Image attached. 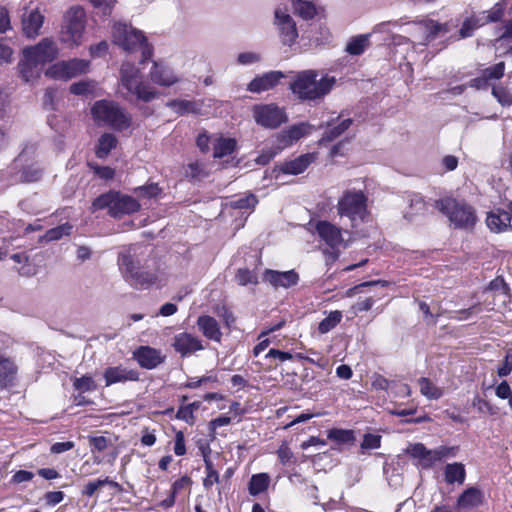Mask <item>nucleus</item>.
Returning <instances> with one entry per match:
<instances>
[{
  "label": "nucleus",
  "mask_w": 512,
  "mask_h": 512,
  "mask_svg": "<svg viewBox=\"0 0 512 512\" xmlns=\"http://www.w3.org/2000/svg\"><path fill=\"white\" fill-rule=\"evenodd\" d=\"M201 452L203 455V460L206 468V477L204 478L203 485L205 488H210L214 483L219 481V474L214 469L212 461L209 458V454L211 452L208 445L201 447Z\"/></svg>",
  "instance_id": "34"
},
{
  "label": "nucleus",
  "mask_w": 512,
  "mask_h": 512,
  "mask_svg": "<svg viewBox=\"0 0 512 512\" xmlns=\"http://www.w3.org/2000/svg\"><path fill=\"white\" fill-rule=\"evenodd\" d=\"M17 367L14 362L0 356V388H6L12 384L16 377Z\"/></svg>",
  "instance_id": "30"
},
{
  "label": "nucleus",
  "mask_w": 512,
  "mask_h": 512,
  "mask_svg": "<svg viewBox=\"0 0 512 512\" xmlns=\"http://www.w3.org/2000/svg\"><path fill=\"white\" fill-rule=\"evenodd\" d=\"M328 438L338 442L346 443L353 438V435L352 432L348 430L332 429L328 432Z\"/></svg>",
  "instance_id": "57"
},
{
  "label": "nucleus",
  "mask_w": 512,
  "mask_h": 512,
  "mask_svg": "<svg viewBox=\"0 0 512 512\" xmlns=\"http://www.w3.org/2000/svg\"><path fill=\"white\" fill-rule=\"evenodd\" d=\"M38 63L34 62L29 57H25L20 60L18 64V70L21 78L25 82H30L39 76Z\"/></svg>",
  "instance_id": "36"
},
{
  "label": "nucleus",
  "mask_w": 512,
  "mask_h": 512,
  "mask_svg": "<svg viewBox=\"0 0 512 512\" xmlns=\"http://www.w3.org/2000/svg\"><path fill=\"white\" fill-rule=\"evenodd\" d=\"M151 80L160 86L169 87L178 82L177 76L167 66L154 63L150 70Z\"/></svg>",
  "instance_id": "24"
},
{
  "label": "nucleus",
  "mask_w": 512,
  "mask_h": 512,
  "mask_svg": "<svg viewBox=\"0 0 512 512\" xmlns=\"http://www.w3.org/2000/svg\"><path fill=\"white\" fill-rule=\"evenodd\" d=\"M483 25L480 19L477 18H468L466 19L462 27L459 31L461 38H467L470 37L475 29Z\"/></svg>",
  "instance_id": "53"
},
{
  "label": "nucleus",
  "mask_w": 512,
  "mask_h": 512,
  "mask_svg": "<svg viewBox=\"0 0 512 512\" xmlns=\"http://www.w3.org/2000/svg\"><path fill=\"white\" fill-rule=\"evenodd\" d=\"M89 443L92 447V451L96 450L98 452L104 451L108 446V440L104 436L90 437Z\"/></svg>",
  "instance_id": "61"
},
{
  "label": "nucleus",
  "mask_w": 512,
  "mask_h": 512,
  "mask_svg": "<svg viewBox=\"0 0 512 512\" xmlns=\"http://www.w3.org/2000/svg\"><path fill=\"white\" fill-rule=\"evenodd\" d=\"M113 42L127 52L141 50V63L152 56V47L147 43L143 32L126 23H115L112 28Z\"/></svg>",
  "instance_id": "5"
},
{
  "label": "nucleus",
  "mask_w": 512,
  "mask_h": 512,
  "mask_svg": "<svg viewBox=\"0 0 512 512\" xmlns=\"http://www.w3.org/2000/svg\"><path fill=\"white\" fill-rule=\"evenodd\" d=\"M342 313L340 311H333L319 323V332L325 334L332 330L336 325L341 322Z\"/></svg>",
  "instance_id": "46"
},
{
  "label": "nucleus",
  "mask_w": 512,
  "mask_h": 512,
  "mask_svg": "<svg viewBox=\"0 0 512 512\" xmlns=\"http://www.w3.org/2000/svg\"><path fill=\"white\" fill-rule=\"evenodd\" d=\"M445 481L448 484H463L466 478L465 466L462 463L454 462L445 467Z\"/></svg>",
  "instance_id": "33"
},
{
  "label": "nucleus",
  "mask_w": 512,
  "mask_h": 512,
  "mask_svg": "<svg viewBox=\"0 0 512 512\" xmlns=\"http://www.w3.org/2000/svg\"><path fill=\"white\" fill-rule=\"evenodd\" d=\"M72 231V225L69 223L62 224L60 226H57L55 228L49 229L45 235L44 238L46 241H56L61 239L64 235H70Z\"/></svg>",
  "instance_id": "49"
},
{
  "label": "nucleus",
  "mask_w": 512,
  "mask_h": 512,
  "mask_svg": "<svg viewBox=\"0 0 512 512\" xmlns=\"http://www.w3.org/2000/svg\"><path fill=\"white\" fill-rule=\"evenodd\" d=\"M140 247L130 245L124 247L117 257V265L123 279L132 287L148 288L158 280L156 272L141 268Z\"/></svg>",
  "instance_id": "1"
},
{
  "label": "nucleus",
  "mask_w": 512,
  "mask_h": 512,
  "mask_svg": "<svg viewBox=\"0 0 512 512\" xmlns=\"http://www.w3.org/2000/svg\"><path fill=\"white\" fill-rule=\"evenodd\" d=\"M420 392L423 396L430 400H438L443 394L444 390L436 386L429 378L422 377L418 380Z\"/></svg>",
  "instance_id": "38"
},
{
  "label": "nucleus",
  "mask_w": 512,
  "mask_h": 512,
  "mask_svg": "<svg viewBox=\"0 0 512 512\" xmlns=\"http://www.w3.org/2000/svg\"><path fill=\"white\" fill-rule=\"evenodd\" d=\"M512 371V349H509L504 358L503 364L498 368L497 374L499 377H506Z\"/></svg>",
  "instance_id": "59"
},
{
  "label": "nucleus",
  "mask_w": 512,
  "mask_h": 512,
  "mask_svg": "<svg viewBox=\"0 0 512 512\" xmlns=\"http://www.w3.org/2000/svg\"><path fill=\"white\" fill-rule=\"evenodd\" d=\"M34 477V474L30 471L19 470L17 471L11 478V482L14 484H20L23 482L31 481Z\"/></svg>",
  "instance_id": "64"
},
{
  "label": "nucleus",
  "mask_w": 512,
  "mask_h": 512,
  "mask_svg": "<svg viewBox=\"0 0 512 512\" xmlns=\"http://www.w3.org/2000/svg\"><path fill=\"white\" fill-rule=\"evenodd\" d=\"M103 376L105 379L106 386H110L112 384L120 382L137 381L139 379L138 371L133 369H127L122 366L107 368Z\"/></svg>",
  "instance_id": "22"
},
{
  "label": "nucleus",
  "mask_w": 512,
  "mask_h": 512,
  "mask_svg": "<svg viewBox=\"0 0 512 512\" xmlns=\"http://www.w3.org/2000/svg\"><path fill=\"white\" fill-rule=\"evenodd\" d=\"M294 13L305 20H310L316 15V7L310 1L291 0Z\"/></svg>",
  "instance_id": "40"
},
{
  "label": "nucleus",
  "mask_w": 512,
  "mask_h": 512,
  "mask_svg": "<svg viewBox=\"0 0 512 512\" xmlns=\"http://www.w3.org/2000/svg\"><path fill=\"white\" fill-rule=\"evenodd\" d=\"M42 175V168L35 165L26 166L21 171L14 172L15 184L36 182L41 179Z\"/></svg>",
  "instance_id": "35"
},
{
  "label": "nucleus",
  "mask_w": 512,
  "mask_h": 512,
  "mask_svg": "<svg viewBox=\"0 0 512 512\" xmlns=\"http://www.w3.org/2000/svg\"><path fill=\"white\" fill-rule=\"evenodd\" d=\"M105 485H110L112 487H118V483L117 482H114L112 480H110L108 477H106L105 479H98V480H95V481H90L88 482L82 493L88 497H91L94 495V493L100 489L101 487L105 486Z\"/></svg>",
  "instance_id": "48"
},
{
  "label": "nucleus",
  "mask_w": 512,
  "mask_h": 512,
  "mask_svg": "<svg viewBox=\"0 0 512 512\" xmlns=\"http://www.w3.org/2000/svg\"><path fill=\"white\" fill-rule=\"evenodd\" d=\"M26 154V148L18 155L14 160L12 166L6 170H0V193L3 192L7 187L15 184L14 171L18 168L19 163L22 161Z\"/></svg>",
  "instance_id": "37"
},
{
  "label": "nucleus",
  "mask_w": 512,
  "mask_h": 512,
  "mask_svg": "<svg viewBox=\"0 0 512 512\" xmlns=\"http://www.w3.org/2000/svg\"><path fill=\"white\" fill-rule=\"evenodd\" d=\"M185 176L191 180H198L205 177L206 173L199 163H191L185 169Z\"/></svg>",
  "instance_id": "54"
},
{
  "label": "nucleus",
  "mask_w": 512,
  "mask_h": 512,
  "mask_svg": "<svg viewBox=\"0 0 512 512\" xmlns=\"http://www.w3.org/2000/svg\"><path fill=\"white\" fill-rule=\"evenodd\" d=\"M436 453L437 461H441L445 458L455 457L459 451L458 446H440L434 449Z\"/></svg>",
  "instance_id": "55"
},
{
  "label": "nucleus",
  "mask_w": 512,
  "mask_h": 512,
  "mask_svg": "<svg viewBox=\"0 0 512 512\" xmlns=\"http://www.w3.org/2000/svg\"><path fill=\"white\" fill-rule=\"evenodd\" d=\"M253 116L257 124L270 129L277 128L287 121L285 112L274 104L255 106Z\"/></svg>",
  "instance_id": "11"
},
{
  "label": "nucleus",
  "mask_w": 512,
  "mask_h": 512,
  "mask_svg": "<svg viewBox=\"0 0 512 512\" xmlns=\"http://www.w3.org/2000/svg\"><path fill=\"white\" fill-rule=\"evenodd\" d=\"M306 134H307V125L306 124L302 123L299 125H294L281 134V142L284 146H289V145L293 144V142L299 140Z\"/></svg>",
  "instance_id": "41"
},
{
  "label": "nucleus",
  "mask_w": 512,
  "mask_h": 512,
  "mask_svg": "<svg viewBox=\"0 0 512 512\" xmlns=\"http://www.w3.org/2000/svg\"><path fill=\"white\" fill-rule=\"evenodd\" d=\"M142 79L141 71L134 64L125 62L120 68L119 92H129L133 87L137 86Z\"/></svg>",
  "instance_id": "17"
},
{
  "label": "nucleus",
  "mask_w": 512,
  "mask_h": 512,
  "mask_svg": "<svg viewBox=\"0 0 512 512\" xmlns=\"http://www.w3.org/2000/svg\"><path fill=\"white\" fill-rule=\"evenodd\" d=\"M235 279L241 286H246L248 284L255 285L258 283V277L256 273L247 268H239L236 272Z\"/></svg>",
  "instance_id": "50"
},
{
  "label": "nucleus",
  "mask_w": 512,
  "mask_h": 512,
  "mask_svg": "<svg viewBox=\"0 0 512 512\" xmlns=\"http://www.w3.org/2000/svg\"><path fill=\"white\" fill-rule=\"evenodd\" d=\"M45 15L40 7H24L21 15L22 32L27 38L34 39L40 34Z\"/></svg>",
  "instance_id": "13"
},
{
  "label": "nucleus",
  "mask_w": 512,
  "mask_h": 512,
  "mask_svg": "<svg viewBox=\"0 0 512 512\" xmlns=\"http://www.w3.org/2000/svg\"><path fill=\"white\" fill-rule=\"evenodd\" d=\"M315 229L319 238L333 250L344 244L342 230L331 222L319 221Z\"/></svg>",
  "instance_id": "15"
},
{
  "label": "nucleus",
  "mask_w": 512,
  "mask_h": 512,
  "mask_svg": "<svg viewBox=\"0 0 512 512\" xmlns=\"http://www.w3.org/2000/svg\"><path fill=\"white\" fill-rule=\"evenodd\" d=\"M73 386L76 390L81 392H88L96 389L95 381L91 376L85 375L80 378H75Z\"/></svg>",
  "instance_id": "52"
},
{
  "label": "nucleus",
  "mask_w": 512,
  "mask_h": 512,
  "mask_svg": "<svg viewBox=\"0 0 512 512\" xmlns=\"http://www.w3.org/2000/svg\"><path fill=\"white\" fill-rule=\"evenodd\" d=\"M367 200L361 190H346L337 203L338 215L348 218L351 227L359 226L368 216Z\"/></svg>",
  "instance_id": "7"
},
{
  "label": "nucleus",
  "mask_w": 512,
  "mask_h": 512,
  "mask_svg": "<svg viewBox=\"0 0 512 512\" xmlns=\"http://www.w3.org/2000/svg\"><path fill=\"white\" fill-rule=\"evenodd\" d=\"M263 280L271 284L274 288H290L299 281V275L294 270L279 272L271 269L265 270Z\"/></svg>",
  "instance_id": "19"
},
{
  "label": "nucleus",
  "mask_w": 512,
  "mask_h": 512,
  "mask_svg": "<svg viewBox=\"0 0 512 512\" xmlns=\"http://www.w3.org/2000/svg\"><path fill=\"white\" fill-rule=\"evenodd\" d=\"M483 302L475 304L468 309H464L458 312L459 319H467L470 315L481 312V306L483 305L487 310L500 311L506 308L511 302V295L509 293L508 285L505 281L497 277L492 280L488 287L483 291Z\"/></svg>",
  "instance_id": "3"
},
{
  "label": "nucleus",
  "mask_w": 512,
  "mask_h": 512,
  "mask_svg": "<svg viewBox=\"0 0 512 512\" xmlns=\"http://www.w3.org/2000/svg\"><path fill=\"white\" fill-rule=\"evenodd\" d=\"M283 77L284 74L280 71H271L265 73L262 76L255 77L248 84V90L253 93L269 90L273 88Z\"/></svg>",
  "instance_id": "23"
},
{
  "label": "nucleus",
  "mask_w": 512,
  "mask_h": 512,
  "mask_svg": "<svg viewBox=\"0 0 512 512\" xmlns=\"http://www.w3.org/2000/svg\"><path fill=\"white\" fill-rule=\"evenodd\" d=\"M381 444V436L376 434H365L361 443L362 450L377 449Z\"/></svg>",
  "instance_id": "56"
},
{
  "label": "nucleus",
  "mask_w": 512,
  "mask_h": 512,
  "mask_svg": "<svg viewBox=\"0 0 512 512\" xmlns=\"http://www.w3.org/2000/svg\"><path fill=\"white\" fill-rule=\"evenodd\" d=\"M159 95V92L150 83L144 80L133 87L129 92H122L123 98L128 101L138 100L145 103L157 99Z\"/></svg>",
  "instance_id": "20"
},
{
  "label": "nucleus",
  "mask_w": 512,
  "mask_h": 512,
  "mask_svg": "<svg viewBox=\"0 0 512 512\" xmlns=\"http://www.w3.org/2000/svg\"><path fill=\"white\" fill-rule=\"evenodd\" d=\"M368 37V35H358L352 38L346 46V52H348L350 55L362 54L369 46Z\"/></svg>",
  "instance_id": "43"
},
{
  "label": "nucleus",
  "mask_w": 512,
  "mask_h": 512,
  "mask_svg": "<svg viewBox=\"0 0 512 512\" xmlns=\"http://www.w3.org/2000/svg\"><path fill=\"white\" fill-rule=\"evenodd\" d=\"M140 207L139 202L132 196L111 190L96 197L91 204L90 211L94 213L107 209L111 217L121 218L139 211Z\"/></svg>",
  "instance_id": "4"
},
{
  "label": "nucleus",
  "mask_w": 512,
  "mask_h": 512,
  "mask_svg": "<svg viewBox=\"0 0 512 512\" xmlns=\"http://www.w3.org/2000/svg\"><path fill=\"white\" fill-rule=\"evenodd\" d=\"M172 346L182 357L204 349L198 337L186 332L175 335Z\"/></svg>",
  "instance_id": "18"
},
{
  "label": "nucleus",
  "mask_w": 512,
  "mask_h": 512,
  "mask_svg": "<svg viewBox=\"0 0 512 512\" xmlns=\"http://www.w3.org/2000/svg\"><path fill=\"white\" fill-rule=\"evenodd\" d=\"M23 55L39 65H43L58 57L59 48L53 39L43 38L38 44L25 48Z\"/></svg>",
  "instance_id": "10"
},
{
  "label": "nucleus",
  "mask_w": 512,
  "mask_h": 512,
  "mask_svg": "<svg viewBox=\"0 0 512 512\" xmlns=\"http://www.w3.org/2000/svg\"><path fill=\"white\" fill-rule=\"evenodd\" d=\"M409 454L420 460V465L424 469L432 467L437 461L435 450L427 449L422 443H416L408 449Z\"/></svg>",
  "instance_id": "28"
},
{
  "label": "nucleus",
  "mask_w": 512,
  "mask_h": 512,
  "mask_svg": "<svg viewBox=\"0 0 512 512\" xmlns=\"http://www.w3.org/2000/svg\"><path fill=\"white\" fill-rule=\"evenodd\" d=\"M493 96L504 106L512 105V93L507 88L497 85L492 88Z\"/></svg>",
  "instance_id": "51"
},
{
  "label": "nucleus",
  "mask_w": 512,
  "mask_h": 512,
  "mask_svg": "<svg viewBox=\"0 0 512 512\" xmlns=\"http://www.w3.org/2000/svg\"><path fill=\"white\" fill-rule=\"evenodd\" d=\"M90 3L98 9L104 16L111 14L115 0H89Z\"/></svg>",
  "instance_id": "58"
},
{
  "label": "nucleus",
  "mask_w": 512,
  "mask_h": 512,
  "mask_svg": "<svg viewBox=\"0 0 512 512\" xmlns=\"http://www.w3.org/2000/svg\"><path fill=\"white\" fill-rule=\"evenodd\" d=\"M483 501V493L476 487L466 489L457 500V507L460 510H470L479 506Z\"/></svg>",
  "instance_id": "26"
},
{
  "label": "nucleus",
  "mask_w": 512,
  "mask_h": 512,
  "mask_svg": "<svg viewBox=\"0 0 512 512\" xmlns=\"http://www.w3.org/2000/svg\"><path fill=\"white\" fill-rule=\"evenodd\" d=\"M236 147V141L231 138L220 139L214 147V157L222 158L230 155Z\"/></svg>",
  "instance_id": "45"
},
{
  "label": "nucleus",
  "mask_w": 512,
  "mask_h": 512,
  "mask_svg": "<svg viewBox=\"0 0 512 512\" xmlns=\"http://www.w3.org/2000/svg\"><path fill=\"white\" fill-rule=\"evenodd\" d=\"M166 106L180 115L188 113L198 114L200 112L199 105L196 102L189 100H171L167 102Z\"/></svg>",
  "instance_id": "39"
},
{
  "label": "nucleus",
  "mask_w": 512,
  "mask_h": 512,
  "mask_svg": "<svg viewBox=\"0 0 512 512\" xmlns=\"http://www.w3.org/2000/svg\"><path fill=\"white\" fill-rule=\"evenodd\" d=\"M315 159L316 155L314 153L300 155L294 160L282 164L280 167V171L283 172L284 174L298 175L304 172Z\"/></svg>",
  "instance_id": "25"
},
{
  "label": "nucleus",
  "mask_w": 512,
  "mask_h": 512,
  "mask_svg": "<svg viewBox=\"0 0 512 512\" xmlns=\"http://www.w3.org/2000/svg\"><path fill=\"white\" fill-rule=\"evenodd\" d=\"M353 120L351 118H347L342 120L339 124L332 126L331 123L327 125V129L323 133L320 144H326L329 142L334 141L339 136H341L345 131L349 129V127L352 125Z\"/></svg>",
  "instance_id": "31"
},
{
  "label": "nucleus",
  "mask_w": 512,
  "mask_h": 512,
  "mask_svg": "<svg viewBox=\"0 0 512 512\" xmlns=\"http://www.w3.org/2000/svg\"><path fill=\"white\" fill-rule=\"evenodd\" d=\"M488 227L495 232L506 230L510 227L511 214L507 211L498 210L497 212H491L487 216Z\"/></svg>",
  "instance_id": "29"
},
{
  "label": "nucleus",
  "mask_w": 512,
  "mask_h": 512,
  "mask_svg": "<svg viewBox=\"0 0 512 512\" xmlns=\"http://www.w3.org/2000/svg\"><path fill=\"white\" fill-rule=\"evenodd\" d=\"M416 25L426 34L424 40L421 41L423 45H427L436 38L444 36L450 30L447 23H439L432 19L420 20L416 22Z\"/></svg>",
  "instance_id": "21"
},
{
  "label": "nucleus",
  "mask_w": 512,
  "mask_h": 512,
  "mask_svg": "<svg viewBox=\"0 0 512 512\" xmlns=\"http://www.w3.org/2000/svg\"><path fill=\"white\" fill-rule=\"evenodd\" d=\"M274 25L276 26L279 38L284 45H293L298 38L296 23L293 18L281 8L274 12Z\"/></svg>",
  "instance_id": "12"
},
{
  "label": "nucleus",
  "mask_w": 512,
  "mask_h": 512,
  "mask_svg": "<svg viewBox=\"0 0 512 512\" xmlns=\"http://www.w3.org/2000/svg\"><path fill=\"white\" fill-rule=\"evenodd\" d=\"M197 325L205 337L220 342L222 333L215 318L208 315L200 316L198 317Z\"/></svg>",
  "instance_id": "27"
},
{
  "label": "nucleus",
  "mask_w": 512,
  "mask_h": 512,
  "mask_svg": "<svg viewBox=\"0 0 512 512\" xmlns=\"http://www.w3.org/2000/svg\"><path fill=\"white\" fill-rule=\"evenodd\" d=\"M257 198L253 194H247L229 202V205L233 209H252L257 204Z\"/></svg>",
  "instance_id": "47"
},
{
  "label": "nucleus",
  "mask_w": 512,
  "mask_h": 512,
  "mask_svg": "<svg viewBox=\"0 0 512 512\" xmlns=\"http://www.w3.org/2000/svg\"><path fill=\"white\" fill-rule=\"evenodd\" d=\"M505 71V63L499 62L492 67L485 68L481 77L475 79L476 82L488 81V80H498L503 77Z\"/></svg>",
  "instance_id": "44"
},
{
  "label": "nucleus",
  "mask_w": 512,
  "mask_h": 512,
  "mask_svg": "<svg viewBox=\"0 0 512 512\" xmlns=\"http://www.w3.org/2000/svg\"><path fill=\"white\" fill-rule=\"evenodd\" d=\"M91 114L98 124H104L116 130L127 129L131 124V117L118 103L109 100L96 101Z\"/></svg>",
  "instance_id": "8"
},
{
  "label": "nucleus",
  "mask_w": 512,
  "mask_h": 512,
  "mask_svg": "<svg viewBox=\"0 0 512 512\" xmlns=\"http://www.w3.org/2000/svg\"><path fill=\"white\" fill-rule=\"evenodd\" d=\"M118 144L117 137L112 133H104L99 139L95 148L97 158L104 159Z\"/></svg>",
  "instance_id": "32"
},
{
  "label": "nucleus",
  "mask_w": 512,
  "mask_h": 512,
  "mask_svg": "<svg viewBox=\"0 0 512 512\" xmlns=\"http://www.w3.org/2000/svg\"><path fill=\"white\" fill-rule=\"evenodd\" d=\"M269 480L266 473L253 475L249 482V493L255 496L264 492L269 485Z\"/></svg>",
  "instance_id": "42"
},
{
  "label": "nucleus",
  "mask_w": 512,
  "mask_h": 512,
  "mask_svg": "<svg viewBox=\"0 0 512 512\" xmlns=\"http://www.w3.org/2000/svg\"><path fill=\"white\" fill-rule=\"evenodd\" d=\"M237 61L241 65H249L260 61V56L254 52H243L238 55Z\"/></svg>",
  "instance_id": "63"
},
{
  "label": "nucleus",
  "mask_w": 512,
  "mask_h": 512,
  "mask_svg": "<svg viewBox=\"0 0 512 512\" xmlns=\"http://www.w3.org/2000/svg\"><path fill=\"white\" fill-rule=\"evenodd\" d=\"M336 79L333 76H321L316 70L297 72L290 88L301 100L316 101L323 99L333 88Z\"/></svg>",
  "instance_id": "2"
},
{
  "label": "nucleus",
  "mask_w": 512,
  "mask_h": 512,
  "mask_svg": "<svg viewBox=\"0 0 512 512\" xmlns=\"http://www.w3.org/2000/svg\"><path fill=\"white\" fill-rule=\"evenodd\" d=\"M93 88V85L90 82L80 81L77 83H73L70 86V92L74 95H84L89 93Z\"/></svg>",
  "instance_id": "60"
},
{
  "label": "nucleus",
  "mask_w": 512,
  "mask_h": 512,
  "mask_svg": "<svg viewBox=\"0 0 512 512\" xmlns=\"http://www.w3.org/2000/svg\"><path fill=\"white\" fill-rule=\"evenodd\" d=\"M135 191L142 196L151 198L157 196L161 192V189L157 184H150L147 186L138 187Z\"/></svg>",
  "instance_id": "62"
},
{
  "label": "nucleus",
  "mask_w": 512,
  "mask_h": 512,
  "mask_svg": "<svg viewBox=\"0 0 512 512\" xmlns=\"http://www.w3.org/2000/svg\"><path fill=\"white\" fill-rule=\"evenodd\" d=\"M88 62L82 59H72L69 61H61L54 64L47 71L48 74L55 78L68 80L77 77L88 70Z\"/></svg>",
  "instance_id": "14"
},
{
  "label": "nucleus",
  "mask_w": 512,
  "mask_h": 512,
  "mask_svg": "<svg viewBox=\"0 0 512 512\" xmlns=\"http://www.w3.org/2000/svg\"><path fill=\"white\" fill-rule=\"evenodd\" d=\"M133 358L138 362L140 367L152 370L165 361V355L161 350L150 346H140L133 352Z\"/></svg>",
  "instance_id": "16"
},
{
  "label": "nucleus",
  "mask_w": 512,
  "mask_h": 512,
  "mask_svg": "<svg viewBox=\"0 0 512 512\" xmlns=\"http://www.w3.org/2000/svg\"><path fill=\"white\" fill-rule=\"evenodd\" d=\"M86 25L85 11L80 6L69 8L61 27V41L69 45H80Z\"/></svg>",
  "instance_id": "9"
},
{
  "label": "nucleus",
  "mask_w": 512,
  "mask_h": 512,
  "mask_svg": "<svg viewBox=\"0 0 512 512\" xmlns=\"http://www.w3.org/2000/svg\"><path fill=\"white\" fill-rule=\"evenodd\" d=\"M435 208L448 217L455 228H472L477 216L475 209L463 200L446 197L435 202Z\"/></svg>",
  "instance_id": "6"
}]
</instances>
